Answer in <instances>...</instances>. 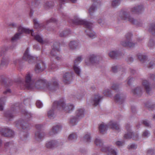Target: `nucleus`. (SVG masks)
<instances>
[{
    "label": "nucleus",
    "mask_w": 155,
    "mask_h": 155,
    "mask_svg": "<svg viewBox=\"0 0 155 155\" xmlns=\"http://www.w3.org/2000/svg\"><path fill=\"white\" fill-rule=\"evenodd\" d=\"M130 13L124 10H122L120 13L119 16L122 20H128L130 22L137 26H142L143 22L140 20H136L134 18L130 16Z\"/></svg>",
    "instance_id": "nucleus-1"
},
{
    "label": "nucleus",
    "mask_w": 155,
    "mask_h": 155,
    "mask_svg": "<svg viewBox=\"0 0 155 155\" xmlns=\"http://www.w3.org/2000/svg\"><path fill=\"white\" fill-rule=\"evenodd\" d=\"M53 107L54 108H61L62 110L65 113H69L73 110L74 108L72 104H65L63 100L54 102Z\"/></svg>",
    "instance_id": "nucleus-2"
},
{
    "label": "nucleus",
    "mask_w": 155,
    "mask_h": 155,
    "mask_svg": "<svg viewBox=\"0 0 155 155\" xmlns=\"http://www.w3.org/2000/svg\"><path fill=\"white\" fill-rule=\"evenodd\" d=\"M34 81L32 78V75L28 72L25 76V82L21 83V86L28 90L34 89Z\"/></svg>",
    "instance_id": "nucleus-3"
},
{
    "label": "nucleus",
    "mask_w": 155,
    "mask_h": 155,
    "mask_svg": "<svg viewBox=\"0 0 155 155\" xmlns=\"http://www.w3.org/2000/svg\"><path fill=\"white\" fill-rule=\"evenodd\" d=\"M102 60V57L100 56L93 54L87 58L85 61V63L87 65H88L98 64Z\"/></svg>",
    "instance_id": "nucleus-4"
},
{
    "label": "nucleus",
    "mask_w": 155,
    "mask_h": 155,
    "mask_svg": "<svg viewBox=\"0 0 155 155\" xmlns=\"http://www.w3.org/2000/svg\"><path fill=\"white\" fill-rule=\"evenodd\" d=\"M20 104L15 103L12 105L10 110L7 111L5 114V116L8 119L12 118L15 114L19 111Z\"/></svg>",
    "instance_id": "nucleus-5"
},
{
    "label": "nucleus",
    "mask_w": 155,
    "mask_h": 155,
    "mask_svg": "<svg viewBox=\"0 0 155 155\" xmlns=\"http://www.w3.org/2000/svg\"><path fill=\"white\" fill-rule=\"evenodd\" d=\"M30 32V30L29 29L26 28L21 26H20L18 28V32L12 38V41H15L20 38L21 35L23 33H29Z\"/></svg>",
    "instance_id": "nucleus-6"
},
{
    "label": "nucleus",
    "mask_w": 155,
    "mask_h": 155,
    "mask_svg": "<svg viewBox=\"0 0 155 155\" xmlns=\"http://www.w3.org/2000/svg\"><path fill=\"white\" fill-rule=\"evenodd\" d=\"M132 36V35L131 33H127L126 35V40L122 41L120 43L121 45L124 47H133L135 44L131 41Z\"/></svg>",
    "instance_id": "nucleus-7"
},
{
    "label": "nucleus",
    "mask_w": 155,
    "mask_h": 155,
    "mask_svg": "<svg viewBox=\"0 0 155 155\" xmlns=\"http://www.w3.org/2000/svg\"><path fill=\"white\" fill-rule=\"evenodd\" d=\"M48 83L46 80L39 79H38L35 83H34V88L37 89H44L47 88Z\"/></svg>",
    "instance_id": "nucleus-8"
},
{
    "label": "nucleus",
    "mask_w": 155,
    "mask_h": 155,
    "mask_svg": "<svg viewBox=\"0 0 155 155\" xmlns=\"http://www.w3.org/2000/svg\"><path fill=\"white\" fill-rule=\"evenodd\" d=\"M15 127L18 128L19 127V126H20L22 129L26 130H28L30 127V125L28 123L24 120H20L15 121Z\"/></svg>",
    "instance_id": "nucleus-9"
},
{
    "label": "nucleus",
    "mask_w": 155,
    "mask_h": 155,
    "mask_svg": "<svg viewBox=\"0 0 155 155\" xmlns=\"http://www.w3.org/2000/svg\"><path fill=\"white\" fill-rule=\"evenodd\" d=\"M73 24L77 25H83L85 26H87L89 24V22L84 20H83L78 18L77 16H75L71 19Z\"/></svg>",
    "instance_id": "nucleus-10"
},
{
    "label": "nucleus",
    "mask_w": 155,
    "mask_h": 155,
    "mask_svg": "<svg viewBox=\"0 0 155 155\" xmlns=\"http://www.w3.org/2000/svg\"><path fill=\"white\" fill-rule=\"evenodd\" d=\"M29 52V49L27 48L24 54L23 58L25 61H28L29 63L31 64L34 62L36 60V58L31 56L28 54Z\"/></svg>",
    "instance_id": "nucleus-11"
},
{
    "label": "nucleus",
    "mask_w": 155,
    "mask_h": 155,
    "mask_svg": "<svg viewBox=\"0 0 155 155\" xmlns=\"http://www.w3.org/2000/svg\"><path fill=\"white\" fill-rule=\"evenodd\" d=\"M1 134L3 136L6 137H13L15 135L14 132L9 128H4L1 129Z\"/></svg>",
    "instance_id": "nucleus-12"
},
{
    "label": "nucleus",
    "mask_w": 155,
    "mask_h": 155,
    "mask_svg": "<svg viewBox=\"0 0 155 155\" xmlns=\"http://www.w3.org/2000/svg\"><path fill=\"white\" fill-rule=\"evenodd\" d=\"M46 68L45 64L41 61H38L35 66V71L37 73L43 71Z\"/></svg>",
    "instance_id": "nucleus-13"
},
{
    "label": "nucleus",
    "mask_w": 155,
    "mask_h": 155,
    "mask_svg": "<svg viewBox=\"0 0 155 155\" xmlns=\"http://www.w3.org/2000/svg\"><path fill=\"white\" fill-rule=\"evenodd\" d=\"M126 97V94L119 93L115 95L114 99L117 103L119 104H122L124 101Z\"/></svg>",
    "instance_id": "nucleus-14"
},
{
    "label": "nucleus",
    "mask_w": 155,
    "mask_h": 155,
    "mask_svg": "<svg viewBox=\"0 0 155 155\" xmlns=\"http://www.w3.org/2000/svg\"><path fill=\"white\" fill-rule=\"evenodd\" d=\"M88 26H85V27L87 28L85 31L86 35L90 38H93L96 37V35L92 30V24L89 22V25H87Z\"/></svg>",
    "instance_id": "nucleus-15"
},
{
    "label": "nucleus",
    "mask_w": 155,
    "mask_h": 155,
    "mask_svg": "<svg viewBox=\"0 0 155 155\" xmlns=\"http://www.w3.org/2000/svg\"><path fill=\"white\" fill-rule=\"evenodd\" d=\"M47 88L52 92L57 90L58 88V84L57 81H53L48 83Z\"/></svg>",
    "instance_id": "nucleus-16"
},
{
    "label": "nucleus",
    "mask_w": 155,
    "mask_h": 155,
    "mask_svg": "<svg viewBox=\"0 0 155 155\" xmlns=\"http://www.w3.org/2000/svg\"><path fill=\"white\" fill-rule=\"evenodd\" d=\"M82 58L81 56L79 57L74 61V64L73 65V68L75 73L79 75L80 73V70L77 64L80 63L82 61Z\"/></svg>",
    "instance_id": "nucleus-17"
},
{
    "label": "nucleus",
    "mask_w": 155,
    "mask_h": 155,
    "mask_svg": "<svg viewBox=\"0 0 155 155\" xmlns=\"http://www.w3.org/2000/svg\"><path fill=\"white\" fill-rule=\"evenodd\" d=\"M72 79V74L71 72L66 73L63 76V81L65 84H70Z\"/></svg>",
    "instance_id": "nucleus-18"
},
{
    "label": "nucleus",
    "mask_w": 155,
    "mask_h": 155,
    "mask_svg": "<svg viewBox=\"0 0 155 155\" xmlns=\"http://www.w3.org/2000/svg\"><path fill=\"white\" fill-rule=\"evenodd\" d=\"M59 43L57 42H54L52 47V50L51 51L50 54L51 56L55 57L57 52L59 51Z\"/></svg>",
    "instance_id": "nucleus-19"
},
{
    "label": "nucleus",
    "mask_w": 155,
    "mask_h": 155,
    "mask_svg": "<svg viewBox=\"0 0 155 155\" xmlns=\"http://www.w3.org/2000/svg\"><path fill=\"white\" fill-rule=\"evenodd\" d=\"M144 10V8L142 5H138L132 8L130 11L133 13L140 14Z\"/></svg>",
    "instance_id": "nucleus-20"
},
{
    "label": "nucleus",
    "mask_w": 155,
    "mask_h": 155,
    "mask_svg": "<svg viewBox=\"0 0 155 155\" xmlns=\"http://www.w3.org/2000/svg\"><path fill=\"white\" fill-rule=\"evenodd\" d=\"M92 1L93 2H94L91 6L89 10V14L91 15H93L94 12L96 10L98 6L100 5V3L97 2V0H92Z\"/></svg>",
    "instance_id": "nucleus-21"
},
{
    "label": "nucleus",
    "mask_w": 155,
    "mask_h": 155,
    "mask_svg": "<svg viewBox=\"0 0 155 155\" xmlns=\"http://www.w3.org/2000/svg\"><path fill=\"white\" fill-rule=\"evenodd\" d=\"M45 135L44 133L40 130H37L35 133V138L38 141H41Z\"/></svg>",
    "instance_id": "nucleus-22"
},
{
    "label": "nucleus",
    "mask_w": 155,
    "mask_h": 155,
    "mask_svg": "<svg viewBox=\"0 0 155 155\" xmlns=\"http://www.w3.org/2000/svg\"><path fill=\"white\" fill-rule=\"evenodd\" d=\"M61 126L58 125L54 126L49 133L50 135H52L57 134L61 130Z\"/></svg>",
    "instance_id": "nucleus-23"
},
{
    "label": "nucleus",
    "mask_w": 155,
    "mask_h": 155,
    "mask_svg": "<svg viewBox=\"0 0 155 155\" xmlns=\"http://www.w3.org/2000/svg\"><path fill=\"white\" fill-rule=\"evenodd\" d=\"M84 110L83 109L79 108L76 111V117L78 119H81L84 116Z\"/></svg>",
    "instance_id": "nucleus-24"
},
{
    "label": "nucleus",
    "mask_w": 155,
    "mask_h": 155,
    "mask_svg": "<svg viewBox=\"0 0 155 155\" xmlns=\"http://www.w3.org/2000/svg\"><path fill=\"white\" fill-rule=\"evenodd\" d=\"M58 144V142L55 140H51L47 143L46 145V146L47 148H50L57 147Z\"/></svg>",
    "instance_id": "nucleus-25"
},
{
    "label": "nucleus",
    "mask_w": 155,
    "mask_h": 155,
    "mask_svg": "<svg viewBox=\"0 0 155 155\" xmlns=\"http://www.w3.org/2000/svg\"><path fill=\"white\" fill-rule=\"evenodd\" d=\"M57 21L54 18H52L51 19L47 20L46 23L44 24H40L39 28H45L48 24L51 22H55Z\"/></svg>",
    "instance_id": "nucleus-26"
},
{
    "label": "nucleus",
    "mask_w": 155,
    "mask_h": 155,
    "mask_svg": "<svg viewBox=\"0 0 155 155\" xmlns=\"http://www.w3.org/2000/svg\"><path fill=\"white\" fill-rule=\"evenodd\" d=\"M132 92L136 96H140L142 94L141 89L140 87H137L132 91Z\"/></svg>",
    "instance_id": "nucleus-27"
},
{
    "label": "nucleus",
    "mask_w": 155,
    "mask_h": 155,
    "mask_svg": "<svg viewBox=\"0 0 155 155\" xmlns=\"http://www.w3.org/2000/svg\"><path fill=\"white\" fill-rule=\"evenodd\" d=\"M107 126L105 124H101L99 127V129L100 132L104 134L106 133L107 130Z\"/></svg>",
    "instance_id": "nucleus-28"
},
{
    "label": "nucleus",
    "mask_w": 155,
    "mask_h": 155,
    "mask_svg": "<svg viewBox=\"0 0 155 155\" xmlns=\"http://www.w3.org/2000/svg\"><path fill=\"white\" fill-rule=\"evenodd\" d=\"M119 55V53L117 50L110 51L109 53L110 57L113 59H117Z\"/></svg>",
    "instance_id": "nucleus-29"
},
{
    "label": "nucleus",
    "mask_w": 155,
    "mask_h": 155,
    "mask_svg": "<svg viewBox=\"0 0 155 155\" xmlns=\"http://www.w3.org/2000/svg\"><path fill=\"white\" fill-rule=\"evenodd\" d=\"M142 84L146 90L147 92L149 93L150 91L151 88L149 83L148 81L146 80H143L142 82Z\"/></svg>",
    "instance_id": "nucleus-30"
},
{
    "label": "nucleus",
    "mask_w": 155,
    "mask_h": 155,
    "mask_svg": "<svg viewBox=\"0 0 155 155\" xmlns=\"http://www.w3.org/2000/svg\"><path fill=\"white\" fill-rule=\"evenodd\" d=\"M70 48L71 49L76 48L79 45V42L77 41H71L69 44Z\"/></svg>",
    "instance_id": "nucleus-31"
},
{
    "label": "nucleus",
    "mask_w": 155,
    "mask_h": 155,
    "mask_svg": "<svg viewBox=\"0 0 155 155\" xmlns=\"http://www.w3.org/2000/svg\"><path fill=\"white\" fill-rule=\"evenodd\" d=\"M148 31L151 34L155 35V22L150 24L149 25Z\"/></svg>",
    "instance_id": "nucleus-32"
},
{
    "label": "nucleus",
    "mask_w": 155,
    "mask_h": 155,
    "mask_svg": "<svg viewBox=\"0 0 155 155\" xmlns=\"http://www.w3.org/2000/svg\"><path fill=\"white\" fill-rule=\"evenodd\" d=\"M137 55L138 59L142 63H143L145 62L147 63L148 61L146 56L143 55L140 53L137 54Z\"/></svg>",
    "instance_id": "nucleus-33"
},
{
    "label": "nucleus",
    "mask_w": 155,
    "mask_h": 155,
    "mask_svg": "<svg viewBox=\"0 0 155 155\" xmlns=\"http://www.w3.org/2000/svg\"><path fill=\"white\" fill-rule=\"evenodd\" d=\"M109 124L110 127L114 130H118L120 129L118 124L116 122H114L112 121H110Z\"/></svg>",
    "instance_id": "nucleus-34"
},
{
    "label": "nucleus",
    "mask_w": 155,
    "mask_h": 155,
    "mask_svg": "<svg viewBox=\"0 0 155 155\" xmlns=\"http://www.w3.org/2000/svg\"><path fill=\"white\" fill-rule=\"evenodd\" d=\"M102 99V97L99 95H95L94 98L93 99V104L95 106H97L99 104L101 100Z\"/></svg>",
    "instance_id": "nucleus-35"
},
{
    "label": "nucleus",
    "mask_w": 155,
    "mask_h": 155,
    "mask_svg": "<svg viewBox=\"0 0 155 155\" xmlns=\"http://www.w3.org/2000/svg\"><path fill=\"white\" fill-rule=\"evenodd\" d=\"M78 121V119L75 116H73L71 118L69 124L71 126H74L76 125Z\"/></svg>",
    "instance_id": "nucleus-36"
},
{
    "label": "nucleus",
    "mask_w": 155,
    "mask_h": 155,
    "mask_svg": "<svg viewBox=\"0 0 155 155\" xmlns=\"http://www.w3.org/2000/svg\"><path fill=\"white\" fill-rule=\"evenodd\" d=\"M77 138V134L75 133H73L69 135L68 139L70 141H74L76 140Z\"/></svg>",
    "instance_id": "nucleus-37"
},
{
    "label": "nucleus",
    "mask_w": 155,
    "mask_h": 155,
    "mask_svg": "<svg viewBox=\"0 0 155 155\" xmlns=\"http://www.w3.org/2000/svg\"><path fill=\"white\" fill-rule=\"evenodd\" d=\"M71 34L70 30L67 29L61 32L59 34V35L61 37H65Z\"/></svg>",
    "instance_id": "nucleus-38"
},
{
    "label": "nucleus",
    "mask_w": 155,
    "mask_h": 155,
    "mask_svg": "<svg viewBox=\"0 0 155 155\" xmlns=\"http://www.w3.org/2000/svg\"><path fill=\"white\" fill-rule=\"evenodd\" d=\"M53 6V3L51 2H46L45 3L44 7L45 9L48 10Z\"/></svg>",
    "instance_id": "nucleus-39"
},
{
    "label": "nucleus",
    "mask_w": 155,
    "mask_h": 155,
    "mask_svg": "<svg viewBox=\"0 0 155 155\" xmlns=\"http://www.w3.org/2000/svg\"><path fill=\"white\" fill-rule=\"evenodd\" d=\"M120 3V0H113L111 2V5L113 8H116L119 5Z\"/></svg>",
    "instance_id": "nucleus-40"
},
{
    "label": "nucleus",
    "mask_w": 155,
    "mask_h": 155,
    "mask_svg": "<svg viewBox=\"0 0 155 155\" xmlns=\"http://www.w3.org/2000/svg\"><path fill=\"white\" fill-rule=\"evenodd\" d=\"M83 140L85 142H90L91 141V139L90 137V134H86L83 138Z\"/></svg>",
    "instance_id": "nucleus-41"
},
{
    "label": "nucleus",
    "mask_w": 155,
    "mask_h": 155,
    "mask_svg": "<svg viewBox=\"0 0 155 155\" xmlns=\"http://www.w3.org/2000/svg\"><path fill=\"white\" fill-rule=\"evenodd\" d=\"M5 101V97H3L0 99V110H3Z\"/></svg>",
    "instance_id": "nucleus-42"
},
{
    "label": "nucleus",
    "mask_w": 155,
    "mask_h": 155,
    "mask_svg": "<svg viewBox=\"0 0 155 155\" xmlns=\"http://www.w3.org/2000/svg\"><path fill=\"white\" fill-rule=\"evenodd\" d=\"M133 135V133L131 131L127 132V133L124 134V137L125 139H130L132 137Z\"/></svg>",
    "instance_id": "nucleus-43"
},
{
    "label": "nucleus",
    "mask_w": 155,
    "mask_h": 155,
    "mask_svg": "<svg viewBox=\"0 0 155 155\" xmlns=\"http://www.w3.org/2000/svg\"><path fill=\"white\" fill-rule=\"evenodd\" d=\"M35 40L37 41L38 42L42 44L44 43V41L42 38L40 36L38 35H37L35 36Z\"/></svg>",
    "instance_id": "nucleus-44"
},
{
    "label": "nucleus",
    "mask_w": 155,
    "mask_h": 155,
    "mask_svg": "<svg viewBox=\"0 0 155 155\" xmlns=\"http://www.w3.org/2000/svg\"><path fill=\"white\" fill-rule=\"evenodd\" d=\"M142 123L146 127H151L150 122L147 120H143L142 121Z\"/></svg>",
    "instance_id": "nucleus-45"
},
{
    "label": "nucleus",
    "mask_w": 155,
    "mask_h": 155,
    "mask_svg": "<svg viewBox=\"0 0 155 155\" xmlns=\"http://www.w3.org/2000/svg\"><path fill=\"white\" fill-rule=\"evenodd\" d=\"M147 155H155V150L152 149H148L147 150Z\"/></svg>",
    "instance_id": "nucleus-46"
},
{
    "label": "nucleus",
    "mask_w": 155,
    "mask_h": 155,
    "mask_svg": "<svg viewBox=\"0 0 155 155\" xmlns=\"http://www.w3.org/2000/svg\"><path fill=\"white\" fill-rule=\"evenodd\" d=\"M23 114L25 116V118L27 119L28 120H29L32 116L31 114L27 111H24Z\"/></svg>",
    "instance_id": "nucleus-47"
},
{
    "label": "nucleus",
    "mask_w": 155,
    "mask_h": 155,
    "mask_svg": "<svg viewBox=\"0 0 155 155\" xmlns=\"http://www.w3.org/2000/svg\"><path fill=\"white\" fill-rule=\"evenodd\" d=\"M9 61L6 58H3L2 59L1 62V65L2 66H6L9 63Z\"/></svg>",
    "instance_id": "nucleus-48"
},
{
    "label": "nucleus",
    "mask_w": 155,
    "mask_h": 155,
    "mask_svg": "<svg viewBox=\"0 0 155 155\" xmlns=\"http://www.w3.org/2000/svg\"><path fill=\"white\" fill-rule=\"evenodd\" d=\"M49 68L52 70H54L58 69V66L55 63H52L49 64Z\"/></svg>",
    "instance_id": "nucleus-49"
},
{
    "label": "nucleus",
    "mask_w": 155,
    "mask_h": 155,
    "mask_svg": "<svg viewBox=\"0 0 155 155\" xmlns=\"http://www.w3.org/2000/svg\"><path fill=\"white\" fill-rule=\"evenodd\" d=\"M148 45L149 46L151 47H155V42L154 40L152 39H150Z\"/></svg>",
    "instance_id": "nucleus-50"
},
{
    "label": "nucleus",
    "mask_w": 155,
    "mask_h": 155,
    "mask_svg": "<svg viewBox=\"0 0 155 155\" xmlns=\"http://www.w3.org/2000/svg\"><path fill=\"white\" fill-rule=\"evenodd\" d=\"M33 22L34 25V27L35 28H39L40 24L39 23L38 21H37L36 19H34L33 20Z\"/></svg>",
    "instance_id": "nucleus-51"
},
{
    "label": "nucleus",
    "mask_w": 155,
    "mask_h": 155,
    "mask_svg": "<svg viewBox=\"0 0 155 155\" xmlns=\"http://www.w3.org/2000/svg\"><path fill=\"white\" fill-rule=\"evenodd\" d=\"M112 89L114 90H118L119 88V84H114L111 87Z\"/></svg>",
    "instance_id": "nucleus-52"
},
{
    "label": "nucleus",
    "mask_w": 155,
    "mask_h": 155,
    "mask_svg": "<svg viewBox=\"0 0 155 155\" xmlns=\"http://www.w3.org/2000/svg\"><path fill=\"white\" fill-rule=\"evenodd\" d=\"M104 95L108 96H110L111 95V91L109 90H106L104 91L103 93Z\"/></svg>",
    "instance_id": "nucleus-53"
},
{
    "label": "nucleus",
    "mask_w": 155,
    "mask_h": 155,
    "mask_svg": "<svg viewBox=\"0 0 155 155\" xmlns=\"http://www.w3.org/2000/svg\"><path fill=\"white\" fill-rule=\"evenodd\" d=\"M54 114V110H53L49 111L48 113V116L49 118L52 117Z\"/></svg>",
    "instance_id": "nucleus-54"
},
{
    "label": "nucleus",
    "mask_w": 155,
    "mask_h": 155,
    "mask_svg": "<svg viewBox=\"0 0 155 155\" xmlns=\"http://www.w3.org/2000/svg\"><path fill=\"white\" fill-rule=\"evenodd\" d=\"M149 134L150 133L148 130H145L143 132V137H148Z\"/></svg>",
    "instance_id": "nucleus-55"
},
{
    "label": "nucleus",
    "mask_w": 155,
    "mask_h": 155,
    "mask_svg": "<svg viewBox=\"0 0 155 155\" xmlns=\"http://www.w3.org/2000/svg\"><path fill=\"white\" fill-rule=\"evenodd\" d=\"M112 71L113 73H116L118 71L117 67L116 66H113L112 68Z\"/></svg>",
    "instance_id": "nucleus-56"
},
{
    "label": "nucleus",
    "mask_w": 155,
    "mask_h": 155,
    "mask_svg": "<svg viewBox=\"0 0 155 155\" xmlns=\"http://www.w3.org/2000/svg\"><path fill=\"white\" fill-rule=\"evenodd\" d=\"M36 105L38 107L40 108L42 107V104L41 101H36Z\"/></svg>",
    "instance_id": "nucleus-57"
},
{
    "label": "nucleus",
    "mask_w": 155,
    "mask_h": 155,
    "mask_svg": "<svg viewBox=\"0 0 155 155\" xmlns=\"http://www.w3.org/2000/svg\"><path fill=\"white\" fill-rule=\"evenodd\" d=\"M127 83L130 85L133 82V78H129L127 79Z\"/></svg>",
    "instance_id": "nucleus-58"
},
{
    "label": "nucleus",
    "mask_w": 155,
    "mask_h": 155,
    "mask_svg": "<svg viewBox=\"0 0 155 155\" xmlns=\"http://www.w3.org/2000/svg\"><path fill=\"white\" fill-rule=\"evenodd\" d=\"M128 63L132 62L134 61V59L132 57H129L126 59Z\"/></svg>",
    "instance_id": "nucleus-59"
},
{
    "label": "nucleus",
    "mask_w": 155,
    "mask_h": 155,
    "mask_svg": "<svg viewBox=\"0 0 155 155\" xmlns=\"http://www.w3.org/2000/svg\"><path fill=\"white\" fill-rule=\"evenodd\" d=\"M124 143V142L123 141H117L116 142V145L118 146H122Z\"/></svg>",
    "instance_id": "nucleus-60"
},
{
    "label": "nucleus",
    "mask_w": 155,
    "mask_h": 155,
    "mask_svg": "<svg viewBox=\"0 0 155 155\" xmlns=\"http://www.w3.org/2000/svg\"><path fill=\"white\" fill-rule=\"evenodd\" d=\"M137 148V146L135 144H133L130 145L129 147V149H135Z\"/></svg>",
    "instance_id": "nucleus-61"
},
{
    "label": "nucleus",
    "mask_w": 155,
    "mask_h": 155,
    "mask_svg": "<svg viewBox=\"0 0 155 155\" xmlns=\"http://www.w3.org/2000/svg\"><path fill=\"white\" fill-rule=\"evenodd\" d=\"M155 63L153 61H150L149 64V65H148V67L149 68H152V67L153 65H154Z\"/></svg>",
    "instance_id": "nucleus-62"
},
{
    "label": "nucleus",
    "mask_w": 155,
    "mask_h": 155,
    "mask_svg": "<svg viewBox=\"0 0 155 155\" xmlns=\"http://www.w3.org/2000/svg\"><path fill=\"white\" fill-rule=\"evenodd\" d=\"M130 126L129 124H127L126 125V129L127 132L131 131Z\"/></svg>",
    "instance_id": "nucleus-63"
},
{
    "label": "nucleus",
    "mask_w": 155,
    "mask_h": 155,
    "mask_svg": "<svg viewBox=\"0 0 155 155\" xmlns=\"http://www.w3.org/2000/svg\"><path fill=\"white\" fill-rule=\"evenodd\" d=\"M150 77L151 79L155 82V75L154 74H150Z\"/></svg>",
    "instance_id": "nucleus-64"
}]
</instances>
